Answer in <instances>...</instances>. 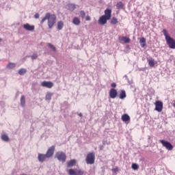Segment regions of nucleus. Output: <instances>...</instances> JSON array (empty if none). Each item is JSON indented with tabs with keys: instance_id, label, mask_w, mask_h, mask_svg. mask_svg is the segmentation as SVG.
<instances>
[{
	"instance_id": "obj_1",
	"label": "nucleus",
	"mask_w": 175,
	"mask_h": 175,
	"mask_svg": "<svg viewBox=\"0 0 175 175\" xmlns=\"http://www.w3.org/2000/svg\"><path fill=\"white\" fill-rule=\"evenodd\" d=\"M46 20L48 21L47 24L49 29H52L56 23L57 16L54 14H52L50 12H47L41 20L40 24H43Z\"/></svg>"
},
{
	"instance_id": "obj_2",
	"label": "nucleus",
	"mask_w": 175,
	"mask_h": 175,
	"mask_svg": "<svg viewBox=\"0 0 175 175\" xmlns=\"http://www.w3.org/2000/svg\"><path fill=\"white\" fill-rule=\"evenodd\" d=\"M163 33L165 38V41L169 48L175 49V40L172 38V37L167 34V30H166V29H163Z\"/></svg>"
},
{
	"instance_id": "obj_3",
	"label": "nucleus",
	"mask_w": 175,
	"mask_h": 175,
	"mask_svg": "<svg viewBox=\"0 0 175 175\" xmlns=\"http://www.w3.org/2000/svg\"><path fill=\"white\" fill-rule=\"evenodd\" d=\"M55 158L57 159L59 161L65 163L67 160L66 154L64 152H57L55 155Z\"/></svg>"
},
{
	"instance_id": "obj_4",
	"label": "nucleus",
	"mask_w": 175,
	"mask_h": 175,
	"mask_svg": "<svg viewBox=\"0 0 175 175\" xmlns=\"http://www.w3.org/2000/svg\"><path fill=\"white\" fill-rule=\"evenodd\" d=\"M96 156L94 152H90L88 154L85 161L87 164L92 165L95 163Z\"/></svg>"
},
{
	"instance_id": "obj_5",
	"label": "nucleus",
	"mask_w": 175,
	"mask_h": 175,
	"mask_svg": "<svg viewBox=\"0 0 175 175\" xmlns=\"http://www.w3.org/2000/svg\"><path fill=\"white\" fill-rule=\"evenodd\" d=\"M159 142H160V144H161L162 146H163V147H165L167 150H169V151L173 150L174 147H173V145H172V144H170V142H166V141L162 140V139L159 140Z\"/></svg>"
},
{
	"instance_id": "obj_6",
	"label": "nucleus",
	"mask_w": 175,
	"mask_h": 175,
	"mask_svg": "<svg viewBox=\"0 0 175 175\" xmlns=\"http://www.w3.org/2000/svg\"><path fill=\"white\" fill-rule=\"evenodd\" d=\"M69 175H83L84 172L78 169H70L68 171Z\"/></svg>"
},
{
	"instance_id": "obj_7",
	"label": "nucleus",
	"mask_w": 175,
	"mask_h": 175,
	"mask_svg": "<svg viewBox=\"0 0 175 175\" xmlns=\"http://www.w3.org/2000/svg\"><path fill=\"white\" fill-rule=\"evenodd\" d=\"M155 105V110L158 112H161L163 110V103L162 101H157L154 103Z\"/></svg>"
},
{
	"instance_id": "obj_8",
	"label": "nucleus",
	"mask_w": 175,
	"mask_h": 175,
	"mask_svg": "<svg viewBox=\"0 0 175 175\" xmlns=\"http://www.w3.org/2000/svg\"><path fill=\"white\" fill-rule=\"evenodd\" d=\"M41 85L42 87L51 89L54 86L53 82H51V81H44L42 83Z\"/></svg>"
},
{
	"instance_id": "obj_9",
	"label": "nucleus",
	"mask_w": 175,
	"mask_h": 175,
	"mask_svg": "<svg viewBox=\"0 0 175 175\" xmlns=\"http://www.w3.org/2000/svg\"><path fill=\"white\" fill-rule=\"evenodd\" d=\"M55 151V146L50 147L46 153L47 158H51V157H53L54 155Z\"/></svg>"
},
{
	"instance_id": "obj_10",
	"label": "nucleus",
	"mask_w": 175,
	"mask_h": 175,
	"mask_svg": "<svg viewBox=\"0 0 175 175\" xmlns=\"http://www.w3.org/2000/svg\"><path fill=\"white\" fill-rule=\"evenodd\" d=\"M23 29L27 31H33L35 30V26L29 23H25L23 25Z\"/></svg>"
},
{
	"instance_id": "obj_11",
	"label": "nucleus",
	"mask_w": 175,
	"mask_h": 175,
	"mask_svg": "<svg viewBox=\"0 0 175 175\" xmlns=\"http://www.w3.org/2000/svg\"><path fill=\"white\" fill-rule=\"evenodd\" d=\"M109 19L107 18L105 16L102 15L98 19V23L101 25H104L107 23V21Z\"/></svg>"
},
{
	"instance_id": "obj_12",
	"label": "nucleus",
	"mask_w": 175,
	"mask_h": 175,
	"mask_svg": "<svg viewBox=\"0 0 175 175\" xmlns=\"http://www.w3.org/2000/svg\"><path fill=\"white\" fill-rule=\"evenodd\" d=\"M111 16H112V10L109 8L106 9L105 10L104 16H105L107 19L110 20L111 18Z\"/></svg>"
},
{
	"instance_id": "obj_13",
	"label": "nucleus",
	"mask_w": 175,
	"mask_h": 175,
	"mask_svg": "<svg viewBox=\"0 0 175 175\" xmlns=\"http://www.w3.org/2000/svg\"><path fill=\"white\" fill-rule=\"evenodd\" d=\"M121 119L125 123H129L131 121V117L128 116V113H124V115H122Z\"/></svg>"
},
{
	"instance_id": "obj_14",
	"label": "nucleus",
	"mask_w": 175,
	"mask_h": 175,
	"mask_svg": "<svg viewBox=\"0 0 175 175\" xmlns=\"http://www.w3.org/2000/svg\"><path fill=\"white\" fill-rule=\"evenodd\" d=\"M109 96L111 98L114 99L116 97H117V90L116 89H111L109 92Z\"/></svg>"
},
{
	"instance_id": "obj_15",
	"label": "nucleus",
	"mask_w": 175,
	"mask_h": 175,
	"mask_svg": "<svg viewBox=\"0 0 175 175\" xmlns=\"http://www.w3.org/2000/svg\"><path fill=\"white\" fill-rule=\"evenodd\" d=\"M46 158H48V157L46 154H38V159L41 163L44 162Z\"/></svg>"
},
{
	"instance_id": "obj_16",
	"label": "nucleus",
	"mask_w": 175,
	"mask_h": 175,
	"mask_svg": "<svg viewBox=\"0 0 175 175\" xmlns=\"http://www.w3.org/2000/svg\"><path fill=\"white\" fill-rule=\"evenodd\" d=\"M148 63L149 66H150L151 68H154V66H155V64H158V62H155V60H154V59H148Z\"/></svg>"
},
{
	"instance_id": "obj_17",
	"label": "nucleus",
	"mask_w": 175,
	"mask_h": 175,
	"mask_svg": "<svg viewBox=\"0 0 175 175\" xmlns=\"http://www.w3.org/2000/svg\"><path fill=\"white\" fill-rule=\"evenodd\" d=\"M76 164H77V161L75 159H72L67 163V167H74L76 165Z\"/></svg>"
},
{
	"instance_id": "obj_18",
	"label": "nucleus",
	"mask_w": 175,
	"mask_h": 175,
	"mask_svg": "<svg viewBox=\"0 0 175 175\" xmlns=\"http://www.w3.org/2000/svg\"><path fill=\"white\" fill-rule=\"evenodd\" d=\"M72 23L75 25L79 26L81 24V19L79 17L75 16L72 19Z\"/></svg>"
},
{
	"instance_id": "obj_19",
	"label": "nucleus",
	"mask_w": 175,
	"mask_h": 175,
	"mask_svg": "<svg viewBox=\"0 0 175 175\" xmlns=\"http://www.w3.org/2000/svg\"><path fill=\"white\" fill-rule=\"evenodd\" d=\"M67 7L70 11H74L76 9V5L74 3H68Z\"/></svg>"
},
{
	"instance_id": "obj_20",
	"label": "nucleus",
	"mask_w": 175,
	"mask_h": 175,
	"mask_svg": "<svg viewBox=\"0 0 175 175\" xmlns=\"http://www.w3.org/2000/svg\"><path fill=\"white\" fill-rule=\"evenodd\" d=\"M64 23L62 21L57 22V29L58 30H62L64 28Z\"/></svg>"
},
{
	"instance_id": "obj_21",
	"label": "nucleus",
	"mask_w": 175,
	"mask_h": 175,
	"mask_svg": "<svg viewBox=\"0 0 175 175\" xmlns=\"http://www.w3.org/2000/svg\"><path fill=\"white\" fill-rule=\"evenodd\" d=\"M139 44H140L141 47H142V48L146 46V38H144V37H142V38H140Z\"/></svg>"
},
{
	"instance_id": "obj_22",
	"label": "nucleus",
	"mask_w": 175,
	"mask_h": 175,
	"mask_svg": "<svg viewBox=\"0 0 175 175\" xmlns=\"http://www.w3.org/2000/svg\"><path fill=\"white\" fill-rule=\"evenodd\" d=\"M110 22L111 25H117L118 24V19L116 16H113Z\"/></svg>"
},
{
	"instance_id": "obj_23",
	"label": "nucleus",
	"mask_w": 175,
	"mask_h": 175,
	"mask_svg": "<svg viewBox=\"0 0 175 175\" xmlns=\"http://www.w3.org/2000/svg\"><path fill=\"white\" fill-rule=\"evenodd\" d=\"M119 98L120 99L126 98V93L125 92V90H121Z\"/></svg>"
},
{
	"instance_id": "obj_24",
	"label": "nucleus",
	"mask_w": 175,
	"mask_h": 175,
	"mask_svg": "<svg viewBox=\"0 0 175 175\" xmlns=\"http://www.w3.org/2000/svg\"><path fill=\"white\" fill-rule=\"evenodd\" d=\"M26 104V100L25 96H21V105L25 107Z\"/></svg>"
},
{
	"instance_id": "obj_25",
	"label": "nucleus",
	"mask_w": 175,
	"mask_h": 175,
	"mask_svg": "<svg viewBox=\"0 0 175 175\" xmlns=\"http://www.w3.org/2000/svg\"><path fill=\"white\" fill-rule=\"evenodd\" d=\"M116 8L118 10L124 8V3H122L121 1L118 2L116 4Z\"/></svg>"
},
{
	"instance_id": "obj_26",
	"label": "nucleus",
	"mask_w": 175,
	"mask_h": 175,
	"mask_svg": "<svg viewBox=\"0 0 175 175\" xmlns=\"http://www.w3.org/2000/svg\"><path fill=\"white\" fill-rule=\"evenodd\" d=\"M53 93H46L45 99L46 100H51L53 96Z\"/></svg>"
},
{
	"instance_id": "obj_27",
	"label": "nucleus",
	"mask_w": 175,
	"mask_h": 175,
	"mask_svg": "<svg viewBox=\"0 0 175 175\" xmlns=\"http://www.w3.org/2000/svg\"><path fill=\"white\" fill-rule=\"evenodd\" d=\"M26 72H27L26 68H21V69L18 70V74H19L20 75H24Z\"/></svg>"
},
{
	"instance_id": "obj_28",
	"label": "nucleus",
	"mask_w": 175,
	"mask_h": 175,
	"mask_svg": "<svg viewBox=\"0 0 175 175\" xmlns=\"http://www.w3.org/2000/svg\"><path fill=\"white\" fill-rule=\"evenodd\" d=\"M122 41L125 43H129L131 42V38H128V37H122Z\"/></svg>"
},
{
	"instance_id": "obj_29",
	"label": "nucleus",
	"mask_w": 175,
	"mask_h": 175,
	"mask_svg": "<svg viewBox=\"0 0 175 175\" xmlns=\"http://www.w3.org/2000/svg\"><path fill=\"white\" fill-rule=\"evenodd\" d=\"M7 67L9 69H13L16 67V64L15 63H9L7 66Z\"/></svg>"
},
{
	"instance_id": "obj_30",
	"label": "nucleus",
	"mask_w": 175,
	"mask_h": 175,
	"mask_svg": "<svg viewBox=\"0 0 175 175\" xmlns=\"http://www.w3.org/2000/svg\"><path fill=\"white\" fill-rule=\"evenodd\" d=\"M1 139L5 142H9L10 138L7 135H1Z\"/></svg>"
},
{
	"instance_id": "obj_31",
	"label": "nucleus",
	"mask_w": 175,
	"mask_h": 175,
	"mask_svg": "<svg viewBox=\"0 0 175 175\" xmlns=\"http://www.w3.org/2000/svg\"><path fill=\"white\" fill-rule=\"evenodd\" d=\"M131 168L133 170H139V165L137 164V163H133L132 165H131Z\"/></svg>"
},
{
	"instance_id": "obj_32",
	"label": "nucleus",
	"mask_w": 175,
	"mask_h": 175,
	"mask_svg": "<svg viewBox=\"0 0 175 175\" xmlns=\"http://www.w3.org/2000/svg\"><path fill=\"white\" fill-rule=\"evenodd\" d=\"M80 14H81V17L82 18H85V16H86V12L83 10L80 11Z\"/></svg>"
},
{
	"instance_id": "obj_33",
	"label": "nucleus",
	"mask_w": 175,
	"mask_h": 175,
	"mask_svg": "<svg viewBox=\"0 0 175 175\" xmlns=\"http://www.w3.org/2000/svg\"><path fill=\"white\" fill-rule=\"evenodd\" d=\"M48 46L49 48H51L53 51H56V48L54 46V45H52V44H48Z\"/></svg>"
},
{
	"instance_id": "obj_34",
	"label": "nucleus",
	"mask_w": 175,
	"mask_h": 175,
	"mask_svg": "<svg viewBox=\"0 0 175 175\" xmlns=\"http://www.w3.org/2000/svg\"><path fill=\"white\" fill-rule=\"evenodd\" d=\"M38 55H37V53H33V55H32L31 56V59H36L38 58Z\"/></svg>"
},
{
	"instance_id": "obj_35",
	"label": "nucleus",
	"mask_w": 175,
	"mask_h": 175,
	"mask_svg": "<svg viewBox=\"0 0 175 175\" xmlns=\"http://www.w3.org/2000/svg\"><path fill=\"white\" fill-rule=\"evenodd\" d=\"M112 172L117 174V172H118V167H116L115 168L112 169Z\"/></svg>"
},
{
	"instance_id": "obj_36",
	"label": "nucleus",
	"mask_w": 175,
	"mask_h": 175,
	"mask_svg": "<svg viewBox=\"0 0 175 175\" xmlns=\"http://www.w3.org/2000/svg\"><path fill=\"white\" fill-rule=\"evenodd\" d=\"M85 21H91V16H89V15L86 16V17H85Z\"/></svg>"
},
{
	"instance_id": "obj_37",
	"label": "nucleus",
	"mask_w": 175,
	"mask_h": 175,
	"mask_svg": "<svg viewBox=\"0 0 175 175\" xmlns=\"http://www.w3.org/2000/svg\"><path fill=\"white\" fill-rule=\"evenodd\" d=\"M111 87L113 88L117 87V84L116 83V82H113V83L111 84Z\"/></svg>"
},
{
	"instance_id": "obj_38",
	"label": "nucleus",
	"mask_w": 175,
	"mask_h": 175,
	"mask_svg": "<svg viewBox=\"0 0 175 175\" xmlns=\"http://www.w3.org/2000/svg\"><path fill=\"white\" fill-rule=\"evenodd\" d=\"M34 18H40V14L39 13H36V14L34 15Z\"/></svg>"
},
{
	"instance_id": "obj_39",
	"label": "nucleus",
	"mask_w": 175,
	"mask_h": 175,
	"mask_svg": "<svg viewBox=\"0 0 175 175\" xmlns=\"http://www.w3.org/2000/svg\"><path fill=\"white\" fill-rule=\"evenodd\" d=\"M79 116L80 117H83V113H79Z\"/></svg>"
},
{
	"instance_id": "obj_40",
	"label": "nucleus",
	"mask_w": 175,
	"mask_h": 175,
	"mask_svg": "<svg viewBox=\"0 0 175 175\" xmlns=\"http://www.w3.org/2000/svg\"><path fill=\"white\" fill-rule=\"evenodd\" d=\"M2 41V38H0V42Z\"/></svg>"
},
{
	"instance_id": "obj_41",
	"label": "nucleus",
	"mask_w": 175,
	"mask_h": 175,
	"mask_svg": "<svg viewBox=\"0 0 175 175\" xmlns=\"http://www.w3.org/2000/svg\"><path fill=\"white\" fill-rule=\"evenodd\" d=\"M103 144V145H105V144H106L105 142H104Z\"/></svg>"
},
{
	"instance_id": "obj_42",
	"label": "nucleus",
	"mask_w": 175,
	"mask_h": 175,
	"mask_svg": "<svg viewBox=\"0 0 175 175\" xmlns=\"http://www.w3.org/2000/svg\"><path fill=\"white\" fill-rule=\"evenodd\" d=\"M21 175H27V174H21Z\"/></svg>"
},
{
	"instance_id": "obj_43",
	"label": "nucleus",
	"mask_w": 175,
	"mask_h": 175,
	"mask_svg": "<svg viewBox=\"0 0 175 175\" xmlns=\"http://www.w3.org/2000/svg\"><path fill=\"white\" fill-rule=\"evenodd\" d=\"M174 107H175V103L174 104Z\"/></svg>"
}]
</instances>
